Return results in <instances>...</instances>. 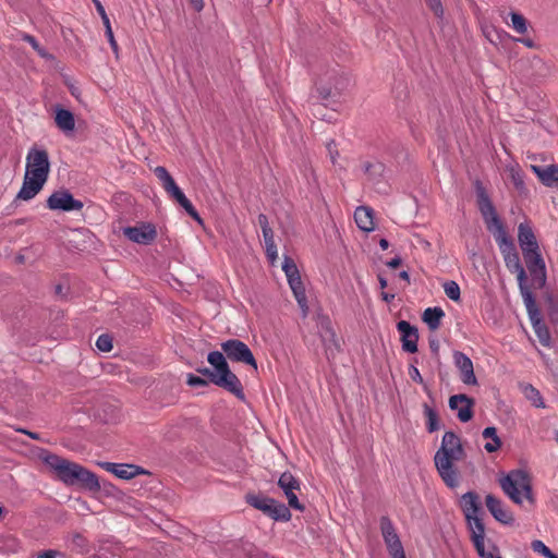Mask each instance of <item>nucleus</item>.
I'll use <instances>...</instances> for the list:
<instances>
[{
	"instance_id": "f257e3e1",
	"label": "nucleus",
	"mask_w": 558,
	"mask_h": 558,
	"mask_svg": "<svg viewBox=\"0 0 558 558\" xmlns=\"http://www.w3.org/2000/svg\"><path fill=\"white\" fill-rule=\"evenodd\" d=\"M477 208L482 215L486 229L493 234L506 267L511 272H517L519 289L527 288L526 274L520 262V257L512 239L508 235L506 228L497 214V210L480 180L474 182Z\"/></svg>"
},
{
	"instance_id": "f03ea898",
	"label": "nucleus",
	"mask_w": 558,
	"mask_h": 558,
	"mask_svg": "<svg viewBox=\"0 0 558 558\" xmlns=\"http://www.w3.org/2000/svg\"><path fill=\"white\" fill-rule=\"evenodd\" d=\"M464 456V449L459 436L448 430L444 434L440 448L434 457L435 466L441 480L450 488L459 485V472L454 462L460 461Z\"/></svg>"
},
{
	"instance_id": "7ed1b4c3",
	"label": "nucleus",
	"mask_w": 558,
	"mask_h": 558,
	"mask_svg": "<svg viewBox=\"0 0 558 558\" xmlns=\"http://www.w3.org/2000/svg\"><path fill=\"white\" fill-rule=\"evenodd\" d=\"M43 461L65 485H81L92 492L100 489L97 475L75 462L54 453H46L43 456Z\"/></svg>"
},
{
	"instance_id": "20e7f679",
	"label": "nucleus",
	"mask_w": 558,
	"mask_h": 558,
	"mask_svg": "<svg viewBox=\"0 0 558 558\" xmlns=\"http://www.w3.org/2000/svg\"><path fill=\"white\" fill-rule=\"evenodd\" d=\"M518 241L533 283L542 288L546 282V266L539 251L538 242L530 226L525 223L519 225Z\"/></svg>"
},
{
	"instance_id": "39448f33",
	"label": "nucleus",
	"mask_w": 558,
	"mask_h": 558,
	"mask_svg": "<svg viewBox=\"0 0 558 558\" xmlns=\"http://www.w3.org/2000/svg\"><path fill=\"white\" fill-rule=\"evenodd\" d=\"M459 506L466 519L471 533V539L481 558H496L492 553H486L485 526L480 518L481 501L476 493L468 492L460 498Z\"/></svg>"
},
{
	"instance_id": "423d86ee",
	"label": "nucleus",
	"mask_w": 558,
	"mask_h": 558,
	"mask_svg": "<svg viewBox=\"0 0 558 558\" xmlns=\"http://www.w3.org/2000/svg\"><path fill=\"white\" fill-rule=\"evenodd\" d=\"M504 493L517 505L523 499L534 502L531 478L524 470H512L499 480Z\"/></svg>"
},
{
	"instance_id": "0eeeda50",
	"label": "nucleus",
	"mask_w": 558,
	"mask_h": 558,
	"mask_svg": "<svg viewBox=\"0 0 558 558\" xmlns=\"http://www.w3.org/2000/svg\"><path fill=\"white\" fill-rule=\"evenodd\" d=\"M154 173L161 182V185L168 193V195L171 198H173L178 204H180L194 220H196L198 223H202L203 220L199 214L197 213L193 204L190 202V199L182 192V190L178 186V184L175 183L171 174L168 172V170L162 166H158L155 168Z\"/></svg>"
},
{
	"instance_id": "6e6552de",
	"label": "nucleus",
	"mask_w": 558,
	"mask_h": 558,
	"mask_svg": "<svg viewBox=\"0 0 558 558\" xmlns=\"http://www.w3.org/2000/svg\"><path fill=\"white\" fill-rule=\"evenodd\" d=\"M282 270L286 274L288 283L302 312V316L306 317L308 315L310 308L307 304L305 288L302 282L299 269L291 257L284 256L282 263Z\"/></svg>"
},
{
	"instance_id": "1a4fd4ad",
	"label": "nucleus",
	"mask_w": 558,
	"mask_h": 558,
	"mask_svg": "<svg viewBox=\"0 0 558 558\" xmlns=\"http://www.w3.org/2000/svg\"><path fill=\"white\" fill-rule=\"evenodd\" d=\"M207 361L214 367L215 372L226 378L227 385L231 388V393L239 399H244L243 386L238 376L231 372L227 356L223 355L222 352L211 351L207 355Z\"/></svg>"
},
{
	"instance_id": "9d476101",
	"label": "nucleus",
	"mask_w": 558,
	"mask_h": 558,
	"mask_svg": "<svg viewBox=\"0 0 558 558\" xmlns=\"http://www.w3.org/2000/svg\"><path fill=\"white\" fill-rule=\"evenodd\" d=\"M247 501L252 507L263 511L266 515L276 521L286 522L291 519L289 507L274 498L259 495H251L248 496Z\"/></svg>"
},
{
	"instance_id": "9b49d317",
	"label": "nucleus",
	"mask_w": 558,
	"mask_h": 558,
	"mask_svg": "<svg viewBox=\"0 0 558 558\" xmlns=\"http://www.w3.org/2000/svg\"><path fill=\"white\" fill-rule=\"evenodd\" d=\"M50 171L48 153L45 149L32 147L26 156L25 174L47 181Z\"/></svg>"
},
{
	"instance_id": "f8f14e48",
	"label": "nucleus",
	"mask_w": 558,
	"mask_h": 558,
	"mask_svg": "<svg viewBox=\"0 0 558 558\" xmlns=\"http://www.w3.org/2000/svg\"><path fill=\"white\" fill-rule=\"evenodd\" d=\"M317 329L320 341L325 349L326 357L328 360L335 359L336 355L340 352L341 345L330 318L325 315H319L317 320Z\"/></svg>"
},
{
	"instance_id": "ddd939ff",
	"label": "nucleus",
	"mask_w": 558,
	"mask_h": 558,
	"mask_svg": "<svg viewBox=\"0 0 558 558\" xmlns=\"http://www.w3.org/2000/svg\"><path fill=\"white\" fill-rule=\"evenodd\" d=\"M221 349L231 362L243 363L257 369V362L246 343L238 339H229L221 343Z\"/></svg>"
},
{
	"instance_id": "4468645a",
	"label": "nucleus",
	"mask_w": 558,
	"mask_h": 558,
	"mask_svg": "<svg viewBox=\"0 0 558 558\" xmlns=\"http://www.w3.org/2000/svg\"><path fill=\"white\" fill-rule=\"evenodd\" d=\"M47 207L51 210L80 211L84 204L82 201L74 198L68 190H59L48 197Z\"/></svg>"
},
{
	"instance_id": "2eb2a0df",
	"label": "nucleus",
	"mask_w": 558,
	"mask_h": 558,
	"mask_svg": "<svg viewBox=\"0 0 558 558\" xmlns=\"http://www.w3.org/2000/svg\"><path fill=\"white\" fill-rule=\"evenodd\" d=\"M380 530L391 558H405L399 535L388 517H381Z\"/></svg>"
},
{
	"instance_id": "dca6fc26",
	"label": "nucleus",
	"mask_w": 558,
	"mask_h": 558,
	"mask_svg": "<svg viewBox=\"0 0 558 558\" xmlns=\"http://www.w3.org/2000/svg\"><path fill=\"white\" fill-rule=\"evenodd\" d=\"M278 486L284 493L289 507L298 511L304 510V506L299 501L295 495V490H300V481L292 475V473L283 472L278 480Z\"/></svg>"
},
{
	"instance_id": "f3484780",
	"label": "nucleus",
	"mask_w": 558,
	"mask_h": 558,
	"mask_svg": "<svg viewBox=\"0 0 558 558\" xmlns=\"http://www.w3.org/2000/svg\"><path fill=\"white\" fill-rule=\"evenodd\" d=\"M397 330L400 333L402 350L408 353L417 352L418 330L407 320L397 323Z\"/></svg>"
},
{
	"instance_id": "a211bd4d",
	"label": "nucleus",
	"mask_w": 558,
	"mask_h": 558,
	"mask_svg": "<svg viewBox=\"0 0 558 558\" xmlns=\"http://www.w3.org/2000/svg\"><path fill=\"white\" fill-rule=\"evenodd\" d=\"M474 400L466 395L459 393L449 398V408L457 412L460 422L466 423L473 417Z\"/></svg>"
},
{
	"instance_id": "6ab92c4d",
	"label": "nucleus",
	"mask_w": 558,
	"mask_h": 558,
	"mask_svg": "<svg viewBox=\"0 0 558 558\" xmlns=\"http://www.w3.org/2000/svg\"><path fill=\"white\" fill-rule=\"evenodd\" d=\"M98 465L121 480H131L147 473L143 468L129 463L99 462Z\"/></svg>"
},
{
	"instance_id": "aec40b11",
	"label": "nucleus",
	"mask_w": 558,
	"mask_h": 558,
	"mask_svg": "<svg viewBox=\"0 0 558 558\" xmlns=\"http://www.w3.org/2000/svg\"><path fill=\"white\" fill-rule=\"evenodd\" d=\"M123 234L132 242L138 244H149L157 235L156 229L150 223H143L135 227H126Z\"/></svg>"
},
{
	"instance_id": "412c9836",
	"label": "nucleus",
	"mask_w": 558,
	"mask_h": 558,
	"mask_svg": "<svg viewBox=\"0 0 558 558\" xmlns=\"http://www.w3.org/2000/svg\"><path fill=\"white\" fill-rule=\"evenodd\" d=\"M453 360L457 368L460 372V378L465 385H476L477 379L474 374L472 360L463 352H454Z\"/></svg>"
},
{
	"instance_id": "4be33fe9",
	"label": "nucleus",
	"mask_w": 558,
	"mask_h": 558,
	"mask_svg": "<svg viewBox=\"0 0 558 558\" xmlns=\"http://www.w3.org/2000/svg\"><path fill=\"white\" fill-rule=\"evenodd\" d=\"M485 504L492 515L500 523L511 525L514 522L513 514L505 507L504 502L493 495H487Z\"/></svg>"
},
{
	"instance_id": "5701e85b",
	"label": "nucleus",
	"mask_w": 558,
	"mask_h": 558,
	"mask_svg": "<svg viewBox=\"0 0 558 558\" xmlns=\"http://www.w3.org/2000/svg\"><path fill=\"white\" fill-rule=\"evenodd\" d=\"M531 169L544 185L548 187H558V165H532Z\"/></svg>"
},
{
	"instance_id": "b1692460",
	"label": "nucleus",
	"mask_w": 558,
	"mask_h": 558,
	"mask_svg": "<svg viewBox=\"0 0 558 558\" xmlns=\"http://www.w3.org/2000/svg\"><path fill=\"white\" fill-rule=\"evenodd\" d=\"M45 183H46V181H44V180L24 174L23 184L16 195V199H22V201L33 199L41 191Z\"/></svg>"
},
{
	"instance_id": "393cba45",
	"label": "nucleus",
	"mask_w": 558,
	"mask_h": 558,
	"mask_svg": "<svg viewBox=\"0 0 558 558\" xmlns=\"http://www.w3.org/2000/svg\"><path fill=\"white\" fill-rule=\"evenodd\" d=\"M520 293L522 295L532 326H536L543 323L539 310L536 306L535 298L529 287L522 288Z\"/></svg>"
},
{
	"instance_id": "a878e982",
	"label": "nucleus",
	"mask_w": 558,
	"mask_h": 558,
	"mask_svg": "<svg viewBox=\"0 0 558 558\" xmlns=\"http://www.w3.org/2000/svg\"><path fill=\"white\" fill-rule=\"evenodd\" d=\"M354 220L356 226L365 231L371 232L374 230V210L368 206H360L354 211Z\"/></svg>"
},
{
	"instance_id": "bb28decb",
	"label": "nucleus",
	"mask_w": 558,
	"mask_h": 558,
	"mask_svg": "<svg viewBox=\"0 0 558 558\" xmlns=\"http://www.w3.org/2000/svg\"><path fill=\"white\" fill-rule=\"evenodd\" d=\"M54 121L57 126L65 134L73 132L75 129L74 116L68 109L57 107Z\"/></svg>"
},
{
	"instance_id": "cd10ccee",
	"label": "nucleus",
	"mask_w": 558,
	"mask_h": 558,
	"mask_svg": "<svg viewBox=\"0 0 558 558\" xmlns=\"http://www.w3.org/2000/svg\"><path fill=\"white\" fill-rule=\"evenodd\" d=\"M445 317V312L439 306L427 307L422 315L423 322L430 330H437L441 325V319Z\"/></svg>"
},
{
	"instance_id": "c85d7f7f",
	"label": "nucleus",
	"mask_w": 558,
	"mask_h": 558,
	"mask_svg": "<svg viewBox=\"0 0 558 558\" xmlns=\"http://www.w3.org/2000/svg\"><path fill=\"white\" fill-rule=\"evenodd\" d=\"M363 171L372 183L377 184L384 178L385 165L380 161H365Z\"/></svg>"
},
{
	"instance_id": "c756f323",
	"label": "nucleus",
	"mask_w": 558,
	"mask_h": 558,
	"mask_svg": "<svg viewBox=\"0 0 558 558\" xmlns=\"http://www.w3.org/2000/svg\"><path fill=\"white\" fill-rule=\"evenodd\" d=\"M196 372L207 377L208 383H213L216 386L221 387L227 391L231 392V388L227 385L226 378L223 376H220L214 369H210L208 367H198Z\"/></svg>"
},
{
	"instance_id": "7c9ffc66",
	"label": "nucleus",
	"mask_w": 558,
	"mask_h": 558,
	"mask_svg": "<svg viewBox=\"0 0 558 558\" xmlns=\"http://www.w3.org/2000/svg\"><path fill=\"white\" fill-rule=\"evenodd\" d=\"M483 437L486 439H490V441L486 442L484 448L487 452H495L501 446V440L497 435V428L494 426L486 427L483 433Z\"/></svg>"
},
{
	"instance_id": "2f4dec72",
	"label": "nucleus",
	"mask_w": 558,
	"mask_h": 558,
	"mask_svg": "<svg viewBox=\"0 0 558 558\" xmlns=\"http://www.w3.org/2000/svg\"><path fill=\"white\" fill-rule=\"evenodd\" d=\"M424 415L426 417V429L428 433H434L439 429L440 423L439 417L435 409L429 407L427 403L423 404Z\"/></svg>"
},
{
	"instance_id": "473e14b6",
	"label": "nucleus",
	"mask_w": 558,
	"mask_h": 558,
	"mask_svg": "<svg viewBox=\"0 0 558 558\" xmlns=\"http://www.w3.org/2000/svg\"><path fill=\"white\" fill-rule=\"evenodd\" d=\"M545 305L550 322L558 324V294L547 292L545 295Z\"/></svg>"
},
{
	"instance_id": "72a5a7b5",
	"label": "nucleus",
	"mask_w": 558,
	"mask_h": 558,
	"mask_svg": "<svg viewBox=\"0 0 558 558\" xmlns=\"http://www.w3.org/2000/svg\"><path fill=\"white\" fill-rule=\"evenodd\" d=\"M264 243H265V252L266 256L271 265H275V263L278 259V251L277 245L275 243L274 232L268 233L267 235H263Z\"/></svg>"
},
{
	"instance_id": "f704fd0d",
	"label": "nucleus",
	"mask_w": 558,
	"mask_h": 558,
	"mask_svg": "<svg viewBox=\"0 0 558 558\" xmlns=\"http://www.w3.org/2000/svg\"><path fill=\"white\" fill-rule=\"evenodd\" d=\"M523 393H524L525 398L529 401H531V403L535 408H539V409L545 408L543 397H542L541 392L534 386H532L530 384L525 385L523 388Z\"/></svg>"
},
{
	"instance_id": "c9c22d12",
	"label": "nucleus",
	"mask_w": 558,
	"mask_h": 558,
	"mask_svg": "<svg viewBox=\"0 0 558 558\" xmlns=\"http://www.w3.org/2000/svg\"><path fill=\"white\" fill-rule=\"evenodd\" d=\"M68 546L72 549V551L76 555H84L87 550V541L81 534H75L72 536Z\"/></svg>"
},
{
	"instance_id": "e433bc0d",
	"label": "nucleus",
	"mask_w": 558,
	"mask_h": 558,
	"mask_svg": "<svg viewBox=\"0 0 558 558\" xmlns=\"http://www.w3.org/2000/svg\"><path fill=\"white\" fill-rule=\"evenodd\" d=\"M511 19V27L518 33V34H525L527 31V21L526 19L517 12L510 13Z\"/></svg>"
},
{
	"instance_id": "4c0bfd02",
	"label": "nucleus",
	"mask_w": 558,
	"mask_h": 558,
	"mask_svg": "<svg viewBox=\"0 0 558 558\" xmlns=\"http://www.w3.org/2000/svg\"><path fill=\"white\" fill-rule=\"evenodd\" d=\"M445 294L452 301L458 302L461 298V290L454 280H448L442 283Z\"/></svg>"
},
{
	"instance_id": "58836bf2",
	"label": "nucleus",
	"mask_w": 558,
	"mask_h": 558,
	"mask_svg": "<svg viewBox=\"0 0 558 558\" xmlns=\"http://www.w3.org/2000/svg\"><path fill=\"white\" fill-rule=\"evenodd\" d=\"M531 548L533 550L534 554L538 555V556H543L544 558H558V556H556L549 547H547L542 541L539 539H534L532 543H531Z\"/></svg>"
},
{
	"instance_id": "ea45409f",
	"label": "nucleus",
	"mask_w": 558,
	"mask_h": 558,
	"mask_svg": "<svg viewBox=\"0 0 558 558\" xmlns=\"http://www.w3.org/2000/svg\"><path fill=\"white\" fill-rule=\"evenodd\" d=\"M533 329H534L539 342L543 345H549L550 333H549L546 325L544 323H541L539 325L533 326Z\"/></svg>"
},
{
	"instance_id": "a19ab883",
	"label": "nucleus",
	"mask_w": 558,
	"mask_h": 558,
	"mask_svg": "<svg viewBox=\"0 0 558 558\" xmlns=\"http://www.w3.org/2000/svg\"><path fill=\"white\" fill-rule=\"evenodd\" d=\"M96 348L101 352H110L112 350V338L107 335H100L96 340Z\"/></svg>"
},
{
	"instance_id": "79ce46f5",
	"label": "nucleus",
	"mask_w": 558,
	"mask_h": 558,
	"mask_svg": "<svg viewBox=\"0 0 558 558\" xmlns=\"http://www.w3.org/2000/svg\"><path fill=\"white\" fill-rule=\"evenodd\" d=\"M186 384L191 387H206L208 385V380L201 376L189 374Z\"/></svg>"
},
{
	"instance_id": "37998d69",
	"label": "nucleus",
	"mask_w": 558,
	"mask_h": 558,
	"mask_svg": "<svg viewBox=\"0 0 558 558\" xmlns=\"http://www.w3.org/2000/svg\"><path fill=\"white\" fill-rule=\"evenodd\" d=\"M426 3L437 17L442 19L444 7L440 0H426Z\"/></svg>"
},
{
	"instance_id": "c03bdc74",
	"label": "nucleus",
	"mask_w": 558,
	"mask_h": 558,
	"mask_svg": "<svg viewBox=\"0 0 558 558\" xmlns=\"http://www.w3.org/2000/svg\"><path fill=\"white\" fill-rule=\"evenodd\" d=\"M257 220H258V225H259V227L262 229L263 235H267L268 233L274 232L272 229L269 226L268 218H267V216L265 214H259L258 217H257Z\"/></svg>"
},
{
	"instance_id": "a18cd8bd",
	"label": "nucleus",
	"mask_w": 558,
	"mask_h": 558,
	"mask_svg": "<svg viewBox=\"0 0 558 558\" xmlns=\"http://www.w3.org/2000/svg\"><path fill=\"white\" fill-rule=\"evenodd\" d=\"M23 39L27 41L40 56H45L44 50L41 49L37 39L28 34L23 35Z\"/></svg>"
},
{
	"instance_id": "49530a36",
	"label": "nucleus",
	"mask_w": 558,
	"mask_h": 558,
	"mask_svg": "<svg viewBox=\"0 0 558 558\" xmlns=\"http://www.w3.org/2000/svg\"><path fill=\"white\" fill-rule=\"evenodd\" d=\"M409 375L411 377V379L415 383H418V384H423L424 380H423V377L418 371V368L414 365H410L409 367Z\"/></svg>"
},
{
	"instance_id": "de8ad7c7",
	"label": "nucleus",
	"mask_w": 558,
	"mask_h": 558,
	"mask_svg": "<svg viewBox=\"0 0 558 558\" xmlns=\"http://www.w3.org/2000/svg\"><path fill=\"white\" fill-rule=\"evenodd\" d=\"M105 34H106V37H107V39H108V41H109V44H110V46H111L112 50H113L114 52H117V51H118V44H117V41H116V39H114V36H113V32H112L111 26H108V29H107V31H105Z\"/></svg>"
},
{
	"instance_id": "09e8293b",
	"label": "nucleus",
	"mask_w": 558,
	"mask_h": 558,
	"mask_svg": "<svg viewBox=\"0 0 558 558\" xmlns=\"http://www.w3.org/2000/svg\"><path fill=\"white\" fill-rule=\"evenodd\" d=\"M511 177H512V182H513L514 186L518 190H522L524 187V182H523V178L520 174V172L513 171Z\"/></svg>"
},
{
	"instance_id": "8fccbe9b",
	"label": "nucleus",
	"mask_w": 558,
	"mask_h": 558,
	"mask_svg": "<svg viewBox=\"0 0 558 558\" xmlns=\"http://www.w3.org/2000/svg\"><path fill=\"white\" fill-rule=\"evenodd\" d=\"M59 553L53 549L41 550L36 554L35 558H57Z\"/></svg>"
},
{
	"instance_id": "3c124183",
	"label": "nucleus",
	"mask_w": 558,
	"mask_h": 558,
	"mask_svg": "<svg viewBox=\"0 0 558 558\" xmlns=\"http://www.w3.org/2000/svg\"><path fill=\"white\" fill-rule=\"evenodd\" d=\"M335 147H336V144L333 141L327 144V149L330 155V159H331L332 163L336 162V159L338 157V151L335 149Z\"/></svg>"
},
{
	"instance_id": "603ef678",
	"label": "nucleus",
	"mask_w": 558,
	"mask_h": 558,
	"mask_svg": "<svg viewBox=\"0 0 558 558\" xmlns=\"http://www.w3.org/2000/svg\"><path fill=\"white\" fill-rule=\"evenodd\" d=\"M402 260L399 256L390 259L389 262H387V266L390 267V268H398L400 265H401Z\"/></svg>"
},
{
	"instance_id": "864d4df0",
	"label": "nucleus",
	"mask_w": 558,
	"mask_h": 558,
	"mask_svg": "<svg viewBox=\"0 0 558 558\" xmlns=\"http://www.w3.org/2000/svg\"><path fill=\"white\" fill-rule=\"evenodd\" d=\"M93 2L95 4V8H96L98 14L100 15V17L102 16V14H107L104 5L101 4V2L99 0H93Z\"/></svg>"
},
{
	"instance_id": "5fc2aeb1",
	"label": "nucleus",
	"mask_w": 558,
	"mask_h": 558,
	"mask_svg": "<svg viewBox=\"0 0 558 558\" xmlns=\"http://www.w3.org/2000/svg\"><path fill=\"white\" fill-rule=\"evenodd\" d=\"M196 11H201L204 7L203 0H189Z\"/></svg>"
},
{
	"instance_id": "6e6d98bb",
	"label": "nucleus",
	"mask_w": 558,
	"mask_h": 558,
	"mask_svg": "<svg viewBox=\"0 0 558 558\" xmlns=\"http://www.w3.org/2000/svg\"><path fill=\"white\" fill-rule=\"evenodd\" d=\"M381 299H383L385 302L390 303V302L395 299V294H393V293L383 292V293H381Z\"/></svg>"
},
{
	"instance_id": "4d7b16f0",
	"label": "nucleus",
	"mask_w": 558,
	"mask_h": 558,
	"mask_svg": "<svg viewBox=\"0 0 558 558\" xmlns=\"http://www.w3.org/2000/svg\"><path fill=\"white\" fill-rule=\"evenodd\" d=\"M518 41L522 43L523 45H525L529 48L534 47V43L530 38H521V39H518Z\"/></svg>"
},
{
	"instance_id": "13d9d810",
	"label": "nucleus",
	"mask_w": 558,
	"mask_h": 558,
	"mask_svg": "<svg viewBox=\"0 0 558 558\" xmlns=\"http://www.w3.org/2000/svg\"><path fill=\"white\" fill-rule=\"evenodd\" d=\"M101 21H102V23H104L105 31H107V29H108V26H111V24H110V20H109V17H108V15H107V14H102V16H101Z\"/></svg>"
},
{
	"instance_id": "bf43d9fd",
	"label": "nucleus",
	"mask_w": 558,
	"mask_h": 558,
	"mask_svg": "<svg viewBox=\"0 0 558 558\" xmlns=\"http://www.w3.org/2000/svg\"><path fill=\"white\" fill-rule=\"evenodd\" d=\"M379 246H380V248H381V250H384V251H385V250H387V248L389 247V242H388V240H386V239H380V241H379Z\"/></svg>"
},
{
	"instance_id": "052dcab7",
	"label": "nucleus",
	"mask_w": 558,
	"mask_h": 558,
	"mask_svg": "<svg viewBox=\"0 0 558 558\" xmlns=\"http://www.w3.org/2000/svg\"><path fill=\"white\" fill-rule=\"evenodd\" d=\"M399 277L405 281H410V275L407 270H402L400 274H399Z\"/></svg>"
},
{
	"instance_id": "680f3d73",
	"label": "nucleus",
	"mask_w": 558,
	"mask_h": 558,
	"mask_svg": "<svg viewBox=\"0 0 558 558\" xmlns=\"http://www.w3.org/2000/svg\"><path fill=\"white\" fill-rule=\"evenodd\" d=\"M379 286L381 289H385L387 287V280L383 276H378Z\"/></svg>"
},
{
	"instance_id": "e2e57ef3",
	"label": "nucleus",
	"mask_w": 558,
	"mask_h": 558,
	"mask_svg": "<svg viewBox=\"0 0 558 558\" xmlns=\"http://www.w3.org/2000/svg\"><path fill=\"white\" fill-rule=\"evenodd\" d=\"M21 432L27 434L33 439H39V435L36 433H32V432H27V430H23V429H21Z\"/></svg>"
},
{
	"instance_id": "0e129e2a",
	"label": "nucleus",
	"mask_w": 558,
	"mask_h": 558,
	"mask_svg": "<svg viewBox=\"0 0 558 558\" xmlns=\"http://www.w3.org/2000/svg\"><path fill=\"white\" fill-rule=\"evenodd\" d=\"M16 262L17 263H23L24 262V256H22V255L16 256Z\"/></svg>"
},
{
	"instance_id": "69168bd1",
	"label": "nucleus",
	"mask_w": 558,
	"mask_h": 558,
	"mask_svg": "<svg viewBox=\"0 0 558 558\" xmlns=\"http://www.w3.org/2000/svg\"><path fill=\"white\" fill-rule=\"evenodd\" d=\"M555 440L557 441L558 444V430L555 432Z\"/></svg>"
},
{
	"instance_id": "338daca9",
	"label": "nucleus",
	"mask_w": 558,
	"mask_h": 558,
	"mask_svg": "<svg viewBox=\"0 0 558 558\" xmlns=\"http://www.w3.org/2000/svg\"><path fill=\"white\" fill-rule=\"evenodd\" d=\"M329 95H330V93H329V92H328V93H326V94L324 95V98H327Z\"/></svg>"
},
{
	"instance_id": "774afa93",
	"label": "nucleus",
	"mask_w": 558,
	"mask_h": 558,
	"mask_svg": "<svg viewBox=\"0 0 558 558\" xmlns=\"http://www.w3.org/2000/svg\"><path fill=\"white\" fill-rule=\"evenodd\" d=\"M3 513V508L0 506V515Z\"/></svg>"
}]
</instances>
